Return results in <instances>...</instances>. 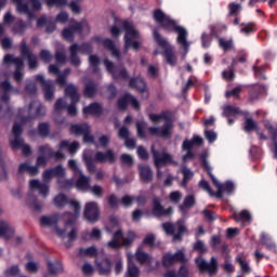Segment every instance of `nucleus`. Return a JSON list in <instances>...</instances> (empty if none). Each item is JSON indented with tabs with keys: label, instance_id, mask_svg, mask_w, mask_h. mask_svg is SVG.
Here are the masks:
<instances>
[{
	"label": "nucleus",
	"instance_id": "obj_63",
	"mask_svg": "<svg viewBox=\"0 0 277 277\" xmlns=\"http://www.w3.org/2000/svg\"><path fill=\"white\" fill-rule=\"evenodd\" d=\"M219 44L224 51H230V49L233 48V40H225L224 38H219Z\"/></svg>",
	"mask_w": 277,
	"mask_h": 277
},
{
	"label": "nucleus",
	"instance_id": "obj_62",
	"mask_svg": "<svg viewBox=\"0 0 277 277\" xmlns=\"http://www.w3.org/2000/svg\"><path fill=\"white\" fill-rule=\"evenodd\" d=\"M80 254L94 258L98 254V250L96 249V247H89L87 249H81Z\"/></svg>",
	"mask_w": 277,
	"mask_h": 277
},
{
	"label": "nucleus",
	"instance_id": "obj_25",
	"mask_svg": "<svg viewBox=\"0 0 277 277\" xmlns=\"http://www.w3.org/2000/svg\"><path fill=\"white\" fill-rule=\"evenodd\" d=\"M95 160L98 163H115L116 162V154H114V150L108 149L106 153L97 151L95 154Z\"/></svg>",
	"mask_w": 277,
	"mask_h": 277
},
{
	"label": "nucleus",
	"instance_id": "obj_20",
	"mask_svg": "<svg viewBox=\"0 0 277 277\" xmlns=\"http://www.w3.org/2000/svg\"><path fill=\"white\" fill-rule=\"evenodd\" d=\"M21 53L23 57L28 58V66L30 70H34L35 68H38V56H36L31 50H29V47L27 45V41L23 40L21 43Z\"/></svg>",
	"mask_w": 277,
	"mask_h": 277
},
{
	"label": "nucleus",
	"instance_id": "obj_36",
	"mask_svg": "<svg viewBox=\"0 0 277 277\" xmlns=\"http://www.w3.org/2000/svg\"><path fill=\"white\" fill-rule=\"evenodd\" d=\"M90 126H88L87 123H82V124H72L70 127V133H72L74 135H85V133H90Z\"/></svg>",
	"mask_w": 277,
	"mask_h": 277
},
{
	"label": "nucleus",
	"instance_id": "obj_52",
	"mask_svg": "<svg viewBox=\"0 0 277 277\" xmlns=\"http://www.w3.org/2000/svg\"><path fill=\"white\" fill-rule=\"evenodd\" d=\"M239 114V109L233 105H227L223 107V116L225 118H230V116H237Z\"/></svg>",
	"mask_w": 277,
	"mask_h": 277
},
{
	"label": "nucleus",
	"instance_id": "obj_8",
	"mask_svg": "<svg viewBox=\"0 0 277 277\" xmlns=\"http://www.w3.org/2000/svg\"><path fill=\"white\" fill-rule=\"evenodd\" d=\"M162 228L168 235H173V241H182L183 235L187 233V224H185V220H179L175 223H162Z\"/></svg>",
	"mask_w": 277,
	"mask_h": 277
},
{
	"label": "nucleus",
	"instance_id": "obj_17",
	"mask_svg": "<svg viewBox=\"0 0 277 277\" xmlns=\"http://www.w3.org/2000/svg\"><path fill=\"white\" fill-rule=\"evenodd\" d=\"M88 23L85 22H79V23H74L69 27L65 28L63 30V38L67 40L68 42H74L75 41V34H81L83 31V27H85Z\"/></svg>",
	"mask_w": 277,
	"mask_h": 277
},
{
	"label": "nucleus",
	"instance_id": "obj_60",
	"mask_svg": "<svg viewBox=\"0 0 277 277\" xmlns=\"http://www.w3.org/2000/svg\"><path fill=\"white\" fill-rule=\"evenodd\" d=\"M58 185L62 189H70L71 187H75V182H72V180L61 177L58 179Z\"/></svg>",
	"mask_w": 277,
	"mask_h": 277
},
{
	"label": "nucleus",
	"instance_id": "obj_42",
	"mask_svg": "<svg viewBox=\"0 0 277 277\" xmlns=\"http://www.w3.org/2000/svg\"><path fill=\"white\" fill-rule=\"evenodd\" d=\"M77 189L88 190L90 189V177L83 175V173H80L79 179L76 182Z\"/></svg>",
	"mask_w": 277,
	"mask_h": 277
},
{
	"label": "nucleus",
	"instance_id": "obj_31",
	"mask_svg": "<svg viewBox=\"0 0 277 277\" xmlns=\"http://www.w3.org/2000/svg\"><path fill=\"white\" fill-rule=\"evenodd\" d=\"M135 259L138 261L141 265L147 264L153 265V256L150 254L144 252L142 248H138L135 252Z\"/></svg>",
	"mask_w": 277,
	"mask_h": 277
},
{
	"label": "nucleus",
	"instance_id": "obj_29",
	"mask_svg": "<svg viewBox=\"0 0 277 277\" xmlns=\"http://www.w3.org/2000/svg\"><path fill=\"white\" fill-rule=\"evenodd\" d=\"M96 266L102 276H109V274H111V261H109V259H104L102 262L96 260Z\"/></svg>",
	"mask_w": 277,
	"mask_h": 277
},
{
	"label": "nucleus",
	"instance_id": "obj_15",
	"mask_svg": "<svg viewBox=\"0 0 277 277\" xmlns=\"http://www.w3.org/2000/svg\"><path fill=\"white\" fill-rule=\"evenodd\" d=\"M4 63L15 65L14 79L17 83H21V81H23V58L14 57L12 54H6L4 56Z\"/></svg>",
	"mask_w": 277,
	"mask_h": 277
},
{
	"label": "nucleus",
	"instance_id": "obj_54",
	"mask_svg": "<svg viewBox=\"0 0 277 277\" xmlns=\"http://www.w3.org/2000/svg\"><path fill=\"white\" fill-rule=\"evenodd\" d=\"M229 16H239L241 13V4L237 2H230L228 4Z\"/></svg>",
	"mask_w": 277,
	"mask_h": 277
},
{
	"label": "nucleus",
	"instance_id": "obj_18",
	"mask_svg": "<svg viewBox=\"0 0 277 277\" xmlns=\"http://www.w3.org/2000/svg\"><path fill=\"white\" fill-rule=\"evenodd\" d=\"M104 66H106V69L110 72L113 79H123V81H127V79H129V72L127 71V69L116 68V66L109 60H104Z\"/></svg>",
	"mask_w": 277,
	"mask_h": 277
},
{
	"label": "nucleus",
	"instance_id": "obj_5",
	"mask_svg": "<svg viewBox=\"0 0 277 277\" xmlns=\"http://www.w3.org/2000/svg\"><path fill=\"white\" fill-rule=\"evenodd\" d=\"M54 202L56 207H66V205H69L70 209L74 210V213L71 212H65L63 214L64 220H66V226H74L75 222H77V219L79 217V213H81V206L78 203L77 200H70L68 201V197L64 194H60L54 198Z\"/></svg>",
	"mask_w": 277,
	"mask_h": 277
},
{
	"label": "nucleus",
	"instance_id": "obj_9",
	"mask_svg": "<svg viewBox=\"0 0 277 277\" xmlns=\"http://www.w3.org/2000/svg\"><path fill=\"white\" fill-rule=\"evenodd\" d=\"M151 155L154 157V166L157 170H161V168H166L169 164L179 166V162L174 161V157L166 150L159 151L155 147H151Z\"/></svg>",
	"mask_w": 277,
	"mask_h": 277
},
{
	"label": "nucleus",
	"instance_id": "obj_46",
	"mask_svg": "<svg viewBox=\"0 0 277 277\" xmlns=\"http://www.w3.org/2000/svg\"><path fill=\"white\" fill-rule=\"evenodd\" d=\"M271 135H272V140H273V155H274V159H277V128H274V126H268L267 127Z\"/></svg>",
	"mask_w": 277,
	"mask_h": 277
},
{
	"label": "nucleus",
	"instance_id": "obj_7",
	"mask_svg": "<svg viewBox=\"0 0 277 277\" xmlns=\"http://www.w3.org/2000/svg\"><path fill=\"white\" fill-rule=\"evenodd\" d=\"M122 27L126 30L124 52L127 53V51H129V49H131V47L135 51H137V49H140V43H138V41H135V40L140 39V32L133 27V23H131L129 21H124L122 23Z\"/></svg>",
	"mask_w": 277,
	"mask_h": 277
},
{
	"label": "nucleus",
	"instance_id": "obj_61",
	"mask_svg": "<svg viewBox=\"0 0 277 277\" xmlns=\"http://www.w3.org/2000/svg\"><path fill=\"white\" fill-rule=\"evenodd\" d=\"M194 250L196 252H199L200 254H207L208 252V248L207 246H205V242L202 240H198L195 245H194Z\"/></svg>",
	"mask_w": 277,
	"mask_h": 277
},
{
	"label": "nucleus",
	"instance_id": "obj_44",
	"mask_svg": "<svg viewBox=\"0 0 277 277\" xmlns=\"http://www.w3.org/2000/svg\"><path fill=\"white\" fill-rule=\"evenodd\" d=\"M48 269L50 274H53V275L62 274V272H64V266L60 262L53 263L51 261H48Z\"/></svg>",
	"mask_w": 277,
	"mask_h": 277
},
{
	"label": "nucleus",
	"instance_id": "obj_39",
	"mask_svg": "<svg viewBox=\"0 0 277 277\" xmlns=\"http://www.w3.org/2000/svg\"><path fill=\"white\" fill-rule=\"evenodd\" d=\"M233 217L235 222H242V224H250V222H252V215L247 210H242L239 213H234Z\"/></svg>",
	"mask_w": 277,
	"mask_h": 277
},
{
	"label": "nucleus",
	"instance_id": "obj_27",
	"mask_svg": "<svg viewBox=\"0 0 277 277\" xmlns=\"http://www.w3.org/2000/svg\"><path fill=\"white\" fill-rule=\"evenodd\" d=\"M29 187L31 189V192L38 189L39 194H41V196L43 198H47V196L49 195V186L42 182H40L39 180H31L29 182Z\"/></svg>",
	"mask_w": 277,
	"mask_h": 277
},
{
	"label": "nucleus",
	"instance_id": "obj_26",
	"mask_svg": "<svg viewBox=\"0 0 277 277\" xmlns=\"http://www.w3.org/2000/svg\"><path fill=\"white\" fill-rule=\"evenodd\" d=\"M62 150L64 149H60L58 151H53V149H51L49 145H43L39 147V153H41V155H47V157H51L56 161H61V159H65V156L64 154H62Z\"/></svg>",
	"mask_w": 277,
	"mask_h": 277
},
{
	"label": "nucleus",
	"instance_id": "obj_34",
	"mask_svg": "<svg viewBox=\"0 0 277 277\" xmlns=\"http://www.w3.org/2000/svg\"><path fill=\"white\" fill-rule=\"evenodd\" d=\"M202 138L198 135H194L193 138L189 140H185L182 144V148L183 150H192L194 148V146H202Z\"/></svg>",
	"mask_w": 277,
	"mask_h": 277
},
{
	"label": "nucleus",
	"instance_id": "obj_64",
	"mask_svg": "<svg viewBox=\"0 0 277 277\" xmlns=\"http://www.w3.org/2000/svg\"><path fill=\"white\" fill-rule=\"evenodd\" d=\"M52 173L54 174V176H57L58 179H63V176H65L66 174V169H64L62 164H58L52 168Z\"/></svg>",
	"mask_w": 277,
	"mask_h": 277
},
{
	"label": "nucleus",
	"instance_id": "obj_45",
	"mask_svg": "<svg viewBox=\"0 0 277 277\" xmlns=\"http://www.w3.org/2000/svg\"><path fill=\"white\" fill-rule=\"evenodd\" d=\"M261 92H263V88L261 85H255L249 91V102L254 103V101H259V96H261Z\"/></svg>",
	"mask_w": 277,
	"mask_h": 277
},
{
	"label": "nucleus",
	"instance_id": "obj_53",
	"mask_svg": "<svg viewBox=\"0 0 277 277\" xmlns=\"http://www.w3.org/2000/svg\"><path fill=\"white\" fill-rule=\"evenodd\" d=\"M38 133L40 137H47L49 133H51V127L48 122L39 123L38 126Z\"/></svg>",
	"mask_w": 277,
	"mask_h": 277
},
{
	"label": "nucleus",
	"instance_id": "obj_1",
	"mask_svg": "<svg viewBox=\"0 0 277 277\" xmlns=\"http://www.w3.org/2000/svg\"><path fill=\"white\" fill-rule=\"evenodd\" d=\"M27 111L28 115L25 116V109L19 110L18 118L22 123H18V121L14 123V140L11 141V147L13 148V150L22 148V153L23 155H25V157H29V155H31V148L29 147V145H25V142L21 137L23 133V126L25 124V122H29V120H34V118H40L44 116V114H47L44 106H42L39 101L31 102Z\"/></svg>",
	"mask_w": 277,
	"mask_h": 277
},
{
	"label": "nucleus",
	"instance_id": "obj_43",
	"mask_svg": "<svg viewBox=\"0 0 277 277\" xmlns=\"http://www.w3.org/2000/svg\"><path fill=\"white\" fill-rule=\"evenodd\" d=\"M196 205V197L194 195H188L184 198L182 205H180V211H185V209H192Z\"/></svg>",
	"mask_w": 277,
	"mask_h": 277
},
{
	"label": "nucleus",
	"instance_id": "obj_24",
	"mask_svg": "<svg viewBox=\"0 0 277 277\" xmlns=\"http://www.w3.org/2000/svg\"><path fill=\"white\" fill-rule=\"evenodd\" d=\"M138 174L142 183H153L155 173L148 164H138Z\"/></svg>",
	"mask_w": 277,
	"mask_h": 277
},
{
	"label": "nucleus",
	"instance_id": "obj_48",
	"mask_svg": "<svg viewBox=\"0 0 277 277\" xmlns=\"http://www.w3.org/2000/svg\"><path fill=\"white\" fill-rule=\"evenodd\" d=\"M25 29H27V24H25V22H23L22 19H18L13 28L12 31L13 34H17L18 36H23L25 34Z\"/></svg>",
	"mask_w": 277,
	"mask_h": 277
},
{
	"label": "nucleus",
	"instance_id": "obj_22",
	"mask_svg": "<svg viewBox=\"0 0 277 277\" xmlns=\"http://www.w3.org/2000/svg\"><path fill=\"white\" fill-rule=\"evenodd\" d=\"M37 81H40L44 94H45V101H53V94H55V87H53V83L51 80H44V76L38 75L36 77Z\"/></svg>",
	"mask_w": 277,
	"mask_h": 277
},
{
	"label": "nucleus",
	"instance_id": "obj_37",
	"mask_svg": "<svg viewBox=\"0 0 277 277\" xmlns=\"http://www.w3.org/2000/svg\"><path fill=\"white\" fill-rule=\"evenodd\" d=\"M14 235V228L5 221H0V237L10 239Z\"/></svg>",
	"mask_w": 277,
	"mask_h": 277
},
{
	"label": "nucleus",
	"instance_id": "obj_14",
	"mask_svg": "<svg viewBox=\"0 0 277 277\" xmlns=\"http://www.w3.org/2000/svg\"><path fill=\"white\" fill-rule=\"evenodd\" d=\"M174 263H187V258H185V252L177 251L174 254L164 253L162 256V265L163 267H172Z\"/></svg>",
	"mask_w": 277,
	"mask_h": 277
},
{
	"label": "nucleus",
	"instance_id": "obj_51",
	"mask_svg": "<svg viewBox=\"0 0 277 277\" xmlns=\"http://www.w3.org/2000/svg\"><path fill=\"white\" fill-rule=\"evenodd\" d=\"M182 174H183V186L186 187L187 183L194 179V172L189 170L187 167H183L182 169Z\"/></svg>",
	"mask_w": 277,
	"mask_h": 277
},
{
	"label": "nucleus",
	"instance_id": "obj_33",
	"mask_svg": "<svg viewBox=\"0 0 277 277\" xmlns=\"http://www.w3.org/2000/svg\"><path fill=\"white\" fill-rule=\"evenodd\" d=\"M70 63L72 66H81V58H79V44L74 43L70 48Z\"/></svg>",
	"mask_w": 277,
	"mask_h": 277
},
{
	"label": "nucleus",
	"instance_id": "obj_6",
	"mask_svg": "<svg viewBox=\"0 0 277 277\" xmlns=\"http://www.w3.org/2000/svg\"><path fill=\"white\" fill-rule=\"evenodd\" d=\"M154 38L157 44L163 49V56L167 64H169V66H176L177 58L176 54L174 53V47H172L170 42H168V40L163 38L157 30H154Z\"/></svg>",
	"mask_w": 277,
	"mask_h": 277
},
{
	"label": "nucleus",
	"instance_id": "obj_13",
	"mask_svg": "<svg viewBox=\"0 0 277 277\" xmlns=\"http://www.w3.org/2000/svg\"><path fill=\"white\" fill-rule=\"evenodd\" d=\"M195 261L199 271L208 272L210 276L217 274V259L215 256L211 258L210 263L202 259V256L197 258Z\"/></svg>",
	"mask_w": 277,
	"mask_h": 277
},
{
	"label": "nucleus",
	"instance_id": "obj_2",
	"mask_svg": "<svg viewBox=\"0 0 277 277\" xmlns=\"http://www.w3.org/2000/svg\"><path fill=\"white\" fill-rule=\"evenodd\" d=\"M154 19L156 23L164 29L166 31H175L177 34L176 42L180 47L184 48L185 53L189 51V42L187 41V30L179 25V22L172 19L168 14H166L161 9L154 11Z\"/></svg>",
	"mask_w": 277,
	"mask_h": 277
},
{
	"label": "nucleus",
	"instance_id": "obj_32",
	"mask_svg": "<svg viewBox=\"0 0 277 277\" xmlns=\"http://www.w3.org/2000/svg\"><path fill=\"white\" fill-rule=\"evenodd\" d=\"M122 237V230L118 229L117 232H115V234L113 235V239L107 243L108 248H110L111 250H118L122 248V242H120Z\"/></svg>",
	"mask_w": 277,
	"mask_h": 277
},
{
	"label": "nucleus",
	"instance_id": "obj_3",
	"mask_svg": "<svg viewBox=\"0 0 277 277\" xmlns=\"http://www.w3.org/2000/svg\"><path fill=\"white\" fill-rule=\"evenodd\" d=\"M58 222H60V214L44 215V216H41L40 219L41 226L53 227L54 233L57 235V237H61L62 239H66V237H68L69 241H75V239H77V228L71 227L70 232L67 233V230L72 225L66 226V221H65V227L62 228L60 227V225H57Z\"/></svg>",
	"mask_w": 277,
	"mask_h": 277
},
{
	"label": "nucleus",
	"instance_id": "obj_12",
	"mask_svg": "<svg viewBox=\"0 0 277 277\" xmlns=\"http://www.w3.org/2000/svg\"><path fill=\"white\" fill-rule=\"evenodd\" d=\"M17 5V12L19 14H27L28 18H34V13L29 10V4L32 5V10L38 11L42 10V3L40 0H28V3H23V0H13Z\"/></svg>",
	"mask_w": 277,
	"mask_h": 277
},
{
	"label": "nucleus",
	"instance_id": "obj_38",
	"mask_svg": "<svg viewBox=\"0 0 277 277\" xmlns=\"http://www.w3.org/2000/svg\"><path fill=\"white\" fill-rule=\"evenodd\" d=\"M58 148L61 150L67 149L70 155H75L79 150V142L69 143L68 141H62Z\"/></svg>",
	"mask_w": 277,
	"mask_h": 277
},
{
	"label": "nucleus",
	"instance_id": "obj_16",
	"mask_svg": "<svg viewBox=\"0 0 277 277\" xmlns=\"http://www.w3.org/2000/svg\"><path fill=\"white\" fill-rule=\"evenodd\" d=\"M83 215L88 222H98L101 215V210L98 209V203L95 201H90L84 206Z\"/></svg>",
	"mask_w": 277,
	"mask_h": 277
},
{
	"label": "nucleus",
	"instance_id": "obj_58",
	"mask_svg": "<svg viewBox=\"0 0 277 277\" xmlns=\"http://www.w3.org/2000/svg\"><path fill=\"white\" fill-rule=\"evenodd\" d=\"M243 88L241 85H238L236 88H234L230 91H227L225 93L226 98H230V96H235L236 98H241V92H242Z\"/></svg>",
	"mask_w": 277,
	"mask_h": 277
},
{
	"label": "nucleus",
	"instance_id": "obj_21",
	"mask_svg": "<svg viewBox=\"0 0 277 277\" xmlns=\"http://www.w3.org/2000/svg\"><path fill=\"white\" fill-rule=\"evenodd\" d=\"M153 214L156 217H163V215H172V208L166 209L161 206V198L155 197L153 199Z\"/></svg>",
	"mask_w": 277,
	"mask_h": 277
},
{
	"label": "nucleus",
	"instance_id": "obj_4",
	"mask_svg": "<svg viewBox=\"0 0 277 277\" xmlns=\"http://www.w3.org/2000/svg\"><path fill=\"white\" fill-rule=\"evenodd\" d=\"M149 119L151 122H161V120H166L161 128L149 127L148 132L150 135H156L163 140H170L172 137V129H174V124L168 119V113H161L159 115L150 114Z\"/></svg>",
	"mask_w": 277,
	"mask_h": 277
},
{
	"label": "nucleus",
	"instance_id": "obj_11",
	"mask_svg": "<svg viewBox=\"0 0 277 277\" xmlns=\"http://www.w3.org/2000/svg\"><path fill=\"white\" fill-rule=\"evenodd\" d=\"M1 88L4 93L0 96V116H10L12 109L10 108V95L8 93L12 90V84L10 81H4L1 83Z\"/></svg>",
	"mask_w": 277,
	"mask_h": 277
},
{
	"label": "nucleus",
	"instance_id": "obj_30",
	"mask_svg": "<svg viewBox=\"0 0 277 277\" xmlns=\"http://www.w3.org/2000/svg\"><path fill=\"white\" fill-rule=\"evenodd\" d=\"M126 277H140V268L133 263V255L128 254Z\"/></svg>",
	"mask_w": 277,
	"mask_h": 277
},
{
	"label": "nucleus",
	"instance_id": "obj_55",
	"mask_svg": "<svg viewBox=\"0 0 277 277\" xmlns=\"http://www.w3.org/2000/svg\"><path fill=\"white\" fill-rule=\"evenodd\" d=\"M169 274H174L175 277H187L189 276V268H187V266L185 265H182L180 267L177 275L174 271H169L166 273L164 277H168Z\"/></svg>",
	"mask_w": 277,
	"mask_h": 277
},
{
	"label": "nucleus",
	"instance_id": "obj_40",
	"mask_svg": "<svg viewBox=\"0 0 277 277\" xmlns=\"http://www.w3.org/2000/svg\"><path fill=\"white\" fill-rule=\"evenodd\" d=\"M65 96H69L72 103H79V91L75 84H69L65 89Z\"/></svg>",
	"mask_w": 277,
	"mask_h": 277
},
{
	"label": "nucleus",
	"instance_id": "obj_59",
	"mask_svg": "<svg viewBox=\"0 0 277 277\" xmlns=\"http://www.w3.org/2000/svg\"><path fill=\"white\" fill-rule=\"evenodd\" d=\"M182 199H183V194L179 190H174L169 195V200L173 205H179V202H181Z\"/></svg>",
	"mask_w": 277,
	"mask_h": 277
},
{
	"label": "nucleus",
	"instance_id": "obj_50",
	"mask_svg": "<svg viewBox=\"0 0 277 277\" xmlns=\"http://www.w3.org/2000/svg\"><path fill=\"white\" fill-rule=\"evenodd\" d=\"M27 205L35 211H42V203L32 195L28 196Z\"/></svg>",
	"mask_w": 277,
	"mask_h": 277
},
{
	"label": "nucleus",
	"instance_id": "obj_49",
	"mask_svg": "<svg viewBox=\"0 0 277 277\" xmlns=\"http://www.w3.org/2000/svg\"><path fill=\"white\" fill-rule=\"evenodd\" d=\"M245 131L247 133H250V131H259V126L256 124V121H254L253 118H247L245 121Z\"/></svg>",
	"mask_w": 277,
	"mask_h": 277
},
{
	"label": "nucleus",
	"instance_id": "obj_28",
	"mask_svg": "<svg viewBox=\"0 0 277 277\" xmlns=\"http://www.w3.org/2000/svg\"><path fill=\"white\" fill-rule=\"evenodd\" d=\"M24 172H27L29 176H38V174H40V169L38 164L30 166L28 162H24L19 164L18 174H23Z\"/></svg>",
	"mask_w": 277,
	"mask_h": 277
},
{
	"label": "nucleus",
	"instance_id": "obj_35",
	"mask_svg": "<svg viewBox=\"0 0 277 277\" xmlns=\"http://www.w3.org/2000/svg\"><path fill=\"white\" fill-rule=\"evenodd\" d=\"M84 116H101L103 114V106L98 103H93L87 107L83 108Z\"/></svg>",
	"mask_w": 277,
	"mask_h": 277
},
{
	"label": "nucleus",
	"instance_id": "obj_57",
	"mask_svg": "<svg viewBox=\"0 0 277 277\" xmlns=\"http://www.w3.org/2000/svg\"><path fill=\"white\" fill-rule=\"evenodd\" d=\"M48 8H64L68 5V0H44Z\"/></svg>",
	"mask_w": 277,
	"mask_h": 277
},
{
	"label": "nucleus",
	"instance_id": "obj_10",
	"mask_svg": "<svg viewBox=\"0 0 277 277\" xmlns=\"http://www.w3.org/2000/svg\"><path fill=\"white\" fill-rule=\"evenodd\" d=\"M201 159V163L206 170V172H208L213 185L216 187V192H213V195L210 196H214L215 198H222L224 196V189L222 184L217 181V179H215V175H213L212 173V169H211V164H209V160H207V154H202L200 156Z\"/></svg>",
	"mask_w": 277,
	"mask_h": 277
},
{
	"label": "nucleus",
	"instance_id": "obj_47",
	"mask_svg": "<svg viewBox=\"0 0 277 277\" xmlns=\"http://www.w3.org/2000/svg\"><path fill=\"white\" fill-rule=\"evenodd\" d=\"M97 90L98 88L96 87V83L89 82L84 87V96L92 98L96 94Z\"/></svg>",
	"mask_w": 277,
	"mask_h": 277
},
{
	"label": "nucleus",
	"instance_id": "obj_23",
	"mask_svg": "<svg viewBox=\"0 0 277 277\" xmlns=\"http://www.w3.org/2000/svg\"><path fill=\"white\" fill-rule=\"evenodd\" d=\"M129 103L133 109L140 110V102L137 98H135V96L129 93L118 100V108L124 110L127 109V105H129Z\"/></svg>",
	"mask_w": 277,
	"mask_h": 277
},
{
	"label": "nucleus",
	"instance_id": "obj_41",
	"mask_svg": "<svg viewBox=\"0 0 277 277\" xmlns=\"http://www.w3.org/2000/svg\"><path fill=\"white\" fill-rule=\"evenodd\" d=\"M103 44L107 49V51H110L114 57H117V60H120V50L116 49V42H114V40L105 39L103 41Z\"/></svg>",
	"mask_w": 277,
	"mask_h": 277
},
{
	"label": "nucleus",
	"instance_id": "obj_19",
	"mask_svg": "<svg viewBox=\"0 0 277 277\" xmlns=\"http://www.w3.org/2000/svg\"><path fill=\"white\" fill-rule=\"evenodd\" d=\"M130 88H133L134 90H137L141 93V96L144 101L148 100L150 96V93L148 92V87L146 85V82L142 78H131Z\"/></svg>",
	"mask_w": 277,
	"mask_h": 277
},
{
	"label": "nucleus",
	"instance_id": "obj_56",
	"mask_svg": "<svg viewBox=\"0 0 277 277\" xmlns=\"http://www.w3.org/2000/svg\"><path fill=\"white\" fill-rule=\"evenodd\" d=\"M236 261L240 265L241 272L243 274H250V272H251L250 264H248V261H246V259H243L241 256H237Z\"/></svg>",
	"mask_w": 277,
	"mask_h": 277
}]
</instances>
